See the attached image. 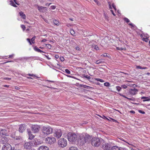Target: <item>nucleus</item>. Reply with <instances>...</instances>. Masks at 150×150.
<instances>
[{
  "mask_svg": "<svg viewBox=\"0 0 150 150\" xmlns=\"http://www.w3.org/2000/svg\"><path fill=\"white\" fill-rule=\"evenodd\" d=\"M76 49L78 50H80V48L78 47H76Z\"/></svg>",
  "mask_w": 150,
  "mask_h": 150,
  "instance_id": "obj_61",
  "label": "nucleus"
},
{
  "mask_svg": "<svg viewBox=\"0 0 150 150\" xmlns=\"http://www.w3.org/2000/svg\"><path fill=\"white\" fill-rule=\"evenodd\" d=\"M14 54H12L11 55H9V57H7L8 58H12V57H14Z\"/></svg>",
  "mask_w": 150,
  "mask_h": 150,
  "instance_id": "obj_49",
  "label": "nucleus"
},
{
  "mask_svg": "<svg viewBox=\"0 0 150 150\" xmlns=\"http://www.w3.org/2000/svg\"><path fill=\"white\" fill-rule=\"evenodd\" d=\"M35 37H33L31 39V41L33 43H35Z\"/></svg>",
  "mask_w": 150,
  "mask_h": 150,
  "instance_id": "obj_37",
  "label": "nucleus"
},
{
  "mask_svg": "<svg viewBox=\"0 0 150 150\" xmlns=\"http://www.w3.org/2000/svg\"><path fill=\"white\" fill-rule=\"evenodd\" d=\"M138 91L137 89L134 88L132 89H130L129 91V93L130 95H135Z\"/></svg>",
  "mask_w": 150,
  "mask_h": 150,
  "instance_id": "obj_14",
  "label": "nucleus"
},
{
  "mask_svg": "<svg viewBox=\"0 0 150 150\" xmlns=\"http://www.w3.org/2000/svg\"><path fill=\"white\" fill-rule=\"evenodd\" d=\"M77 148L76 147H70L69 150H77Z\"/></svg>",
  "mask_w": 150,
  "mask_h": 150,
  "instance_id": "obj_29",
  "label": "nucleus"
},
{
  "mask_svg": "<svg viewBox=\"0 0 150 150\" xmlns=\"http://www.w3.org/2000/svg\"><path fill=\"white\" fill-rule=\"evenodd\" d=\"M32 131L34 133H36L39 131V127L37 125H33L32 127Z\"/></svg>",
  "mask_w": 150,
  "mask_h": 150,
  "instance_id": "obj_15",
  "label": "nucleus"
},
{
  "mask_svg": "<svg viewBox=\"0 0 150 150\" xmlns=\"http://www.w3.org/2000/svg\"><path fill=\"white\" fill-rule=\"evenodd\" d=\"M104 62V60L103 59H100L98 60H97L96 62L95 63L96 64H100L101 63H103Z\"/></svg>",
  "mask_w": 150,
  "mask_h": 150,
  "instance_id": "obj_20",
  "label": "nucleus"
},
{
  "mask_svg": "<svg viewBox=\"0 0 150 150\" xmlns=\"http://www.w3.org/2000/svg\"><path fill=\"white\" fill-rule=\"evenodd\" d=\"M111 145L108 143H105L103 145V148L105 150H110Z\"/></svg>",
  "mask_w": 150,
  "mask_h": 150,
  "instance_id": "obj_12",
  "label": "nucleus"
},
{
  "mask_svg": "<svg viewBox=\"0 0 150 150\" xmlns=\"http://www.w3.org/2000/svg\"><path fill=\"white\" fill-rule=\"evenodd\" d=\"M139 112L142 114H144L145 113V112L144 111L140 110H139Z\"/></svg>",
  "mask_w": 150,
  "mask_h": 150,
  "instance_id": "obj_45",
  "label": "nucleus"
},
{
  "mask_svg": "<svg viewBox=\"0 0 150 150\" xmlns=\"http://www.w3.org/2000/svg\"><path fill=\"white\" fill-rule=\"evenodd\" d=\"M100 79L98 78H95V80L97 81H100Z\"/></svg>",
  "mask_w": 150,
  "mask_h": 150,
  "instance_id": "obj_60",
  "label": "nucleus"
},
{
  "mask_svg": "<svg viewBox=\"0 0 150 150\" xmlns=\"http://www.w3.org/2000/svg\"><path fill=\"white\" fill-rule=\"evenodd\" d=\"M95 2L96 4L98 5H99L100 4L99 2L98 1V0H93Z\"/></svg>",
  "mask_w": 150,
  "mask_h": 150,
  "instance_id": "obj_50",
  "label": "nucleus"
},
{
  "mask_svg": "<svg viewBox=\"0 0 150 150\" xmlns=\"http://www.w3.org/2000/svg\"><path fill=\"white\" fill-rule=\"evenodd\" d=\"M123 97L125 98H126L127 99L131 100H132V98H127L125 96V95H121Z\"/></svg>",
  "mask_w": 150,
  "mask_h": 150,
  "instance_id": "obj_44",
  "label": "nucleus"
},
{
  "mask_svg": "<svg viewBox=\"0 0 150 150\" xmlns=\"http://www.w3.org/2000/svg\"><path fill=\"white\" fill-rule=\"evenodd\" d=\"M2 150H13V148H12L11 145L8 144H7L3 146L2 147Z\"/></svg>",
  "mask_w": 150,
  "mask_h": 150,
  "instance_id": "obj_8",
  "label": "nucleus"
},
{
  "mask_svg": "<svg viewBox=\"0 0 150 150\" xmlns=\"http://www.w3.org/2000/svg\"><path fill=\"white\" fill-rule=\"evenodd\" d=\"M100 82H104V81L102 79H100Z\"/></svg>",
  "mask_w": 150,
  "mask_h": 150,
  "instance_id": "obj_63",
  "label": "nucleus"
},
{
  "mask_svg": "<svg viewBox=\"0 0 150 150\" xmlns=\"http://www.w3.org/2000/svg\"><path fill=\"white\" fill-rule=\"evenodd\" d=\"M4 79L6 80H10L11 79L10 78L6 77V78H4Z\"/></svg>",
  "mask_w": 150,
  "mask_h": 150,
  "instance_id": "obj_58",
  "label": "nucleus"
},
{
  "mask_svg": "<svg viewBox=\"0 0 150 150\" xmlns=\"http://www.w3.org/2000/svg\"><path fill=\"white\" fill-rule=\"evenodd\" d=\"M101 56H103L104 57H109V54L108 55L106 53H105L104 54H103L101 55Z\"/></svg>",
  "mask_w": 150,
  "mask_h": 150,
  "instance_id": "obj_36",
  "label": "nucleus"
},
{
  "mask_svg": "<svg viewBox=\"0 0 150 150\" xmlns=\"http://www.w3.org/2000/svg\"><path fill=\"white\" fill-rule=\"evenodd\" d=\"M36 5L37 6L38 9L40 12L44 13L47 11V8L46 7L39 6L38 5Z\"/></svg>",
  "mask_w": 150,
  "mask_h": 150,
  "instance_id": "obj_9",
  "label": "nucleus"
},
{
  "mask_svg": "<svg viewBox=\"0 0 150 150\" xmlns=\"http://www.w3.org/2000/svg\"><path fill=\"white\" fill-rule=\"evenodd\" d=\"M50 8L52 9H54L56 8V6H50Z\"/></svg>",
  "mask_w": 150,
  "mask_h": 150,
  "instance_id": "obj_46",
  "label": "nucleus"
},
{
  "mask_svg": "<svg viewBox=\"0 0 150 150\" xmlns=\"http://www.w3.org/2000/svg\"><path fill=\"white\" fill-rule=\"evenodd\" d=\"M84 88H88V87H90L89 86H88L86 85H83V86Z\"/></svg>",
  "mask_w": 150,
  "mask_h": 150,
  "instance_id": "obj_59",
  "label": "nucleus"
},
{
  "mask_svg": "<svg viewBox=\"0 0 150 150\" xmlns=\"http://www.w3.org/2000/svg\"><path fill=\"white\" fill-rule=\"evenodd\" d=\"M34 48L35 51L38 52L45 53V52L42 51V50L39 49V48H38L36 46H35Z\"/></svg>",
  "mask_w": 150,
  "mask_h": 150,
  "instance_id": "obj_21",
  "label": "nucleus"
},
{
  "mask_svg": "<svg viewBox=\"0 0 150 150\" xmlns=\"http://www.w3.org/2000/svg\"><path fill=\"white\" fill-rule=\"evenodd\" d=\"M92 145L94 146H98L100 144V139L98 138L94 137L91 140Z\"/></svg>",
  "mask_w": 150,
  "mask_h": 150,
  "instance_id": "obj_4",
  "label": "nucleus"
},
{
  "mask_svg": "<svg viewBox=\"0 0 150 150\" xmlns=\"http://www.w3.org/2000/svg\"><path fill=\"white\" fill-rule=\"evenodd\" d=\"M111 11L112 14L114 16H115V13H114L113 11L112 10H111Z\"/></svg>",
  "mask_w": 150,
  "mask_h": 150,
  "instance_id": "obj_62",
  "label": "nucleus"
},
{
  "mask_svg": "<svg viewBox=\"0 0 150 150\" xmlns=\"http://www.w3.org/2000/svg\"><path fill=\"white\" fill-rule=\"evenodd\" d=\"M21 28L22 29H23V31L25 30V26L24 25H21Z\"/></svg>",
  "mask_w": 150,
  "mask_h": 150,
  "instance_id": "obj_42",
  "label": "nucleus"
},
{
  "mask_svg": "<svg viewBox=\"0 0 150 150\" xmlns=\"http://www.w3.org/2000/svg\"><path fill=\"white\" fill-rule=\"evenodd\" d=\"M141 99H143V101L144 102L148 101L150 100V96L148 97L142 96L141 97Z\"/></svg>",
  "mask_w": 150,
  "mask_h": 150,
  "instance_id": "obj_17",
  "label": "nucleus"
},
{
  "mask_svg": "<svg viewBox=\"0 0 150 150\" xmlns=\"http://www.w3.org/2000/svg\"><path fill=\"white\" fill-rule=\"evenodd\" d=\"M28 133L29 137V139H32L34 138V136L30 132L28 131Z\"/></svg>",
  "mask_w": 150,
  "mask_h": 150,
  "instance_id": "obj_23",
  "label": "nucleus"
},
{
  "mask_svg": "<svg viewBox=\"0 0 150 150\" xmlns=\"http://www.w3.org/2000/svg\"><path fill=\"white\" fill-rule=\"evenodd\" d=\"M49 49H50L51 48L52 46L50 44H46L45 45Z\"/></svg>",
  "mask_w": 150,
  "mask_h": 150,
  "instance_id": "obj_33",
  "label": "nucleus"
},
{
  "mask_svg": "<svg viewBox=\"0 0 150 150\" xmlns=\"http://www.w3.org/2000/svg\"><path fill=\"white\" fill-rule=\"evenodd\" d=\"M62 133L61 130L60 129L55 130L54 132V136L57 139L60 138L62 136Z\"/></svg>",
  "mask_w": 150,
  "mask_h": 150,
  "instance_id": "obj_7",
  "label": "nucleus"
},
{
  "mask_svg": "<svg viewBox=\"0 0 150 150\" xmlns=\"http://www.w3.org/2000/svg\"><path fill=\"white\" fill-rule=\"evenodd\" d=\"M51 4V3H50L49 4H48V3H47V4H46V6H49Z\"/></svg>",
  "mask_w": 150,
  "mask_h": 150,
  "instance_id": "obj_64",
  "label": "nucleus"
},
{
  "mask_svg": "<svg viewBox=\"0 0 150 150\" xmlns=\"http://www.w3.org/2000/svg\"><path fill=\"white\" fill-rule=\"evenodd\" d=\"M83 76L84 77L86 78V79H87L88 80H89L91 79V77H90V76H88V75H86L85 74L83 75Z\"/></svg>",
  "mask_w": 150,
  "mask_h": 150,
  "instance_id": "obj_30",
  "label": "nucleus"
},
{
  "mask_svg": "<svg viewBox=\"0 0 150 150\" xmlns=\"http://www.w3.org/2000/svg\"><path fill=\"white\" fill-rule=\"evenodd\" d=\"M126 82H129V83H128L126 84V85H127V86H129L131 87V86H133V85L132 84H131V83H129V82H131L130 81H126Z\"/></svg>",
  "mask_w": 150,
  "mask_h": 150,
  "instance_id": "obj_31",
  "label": "nucleus"
},
{
  "mask_svg": "<svg viewBox=\"0 0 150 150\" xmlns=\"http://www.w3.org/2000/svg\"><path fill=\"white\" fill-rule=\"evenodd\" d=\"M20 16L23 19H25L26 18V16L23 13L22 11L20 12L19 13Z\"/></svg>",
  "mask_w": 150,
  "mask_h": 150,
  "instance_id": "obj_22",
  "label": "nucleus"
},
{
  "mask_svg": "<svg viewBox=\"0 0 150 150\" xmlns=\"http://www.w3.org/2000/svg\"><path fill=\"white\" fill-rule=\"evenodd\" d=\"M108 5H109V8L110 9H112V7H111V5L112 7L113 8L115 9V11L116 10V8L115 6V5L114 4V3H113L112 4V5H111V3L109 1L108 2Z\"/></svg>",
  "mask_w": 150,
  "mask_h": 150,
  "instance_id": "obj_18",
  "label": "nucleus"
},
{
  "mask_svg": "<svg viewBox=\"0 0 150 150\" xmlns=\"http://www.w3.org/2000/svg\"><path fill=\"white\" fill-rule=\"evenodd\" d=\"M112 150H120V147L117 146H113L112 148Z\"/></svg>",
  "mask_w": 150,
  "mask_h": 150,
  "instance_id": "obj_24",
  "label": "nucleus"
},
{
  "mask_svg": "<svg viewBox=\"0 0 150 150\" xmlns=\"http://www.w3.org/2000/svg\"><path fill=\"white\" fill-rule=\"evenodd\" d=\"M94 49L96 50H98L99 48L97 45H95L94 46Z\"/></svg>",
  "mask_w": 150,
  "mask_h": 150,
  "instance_id": "obj_39",
  "label": "nucleus"
},
{
  "mask_svg": "<svg viewBox=\"0 0 150 150\" xmlns=\"http://www.w3.org/2000/svg\"><path fill=\"white\" fill-rule=\"evenodd\" d=\"M104 85L105 86H107V87H108V86H110V84L109 83L107 82H105L104 83Z\"/></svg>",
  "mask_w": 150,
  "mask_h": 150,
  "instance_id": "obj_34",
  "label": "nucleus"
},
{
  "mask_svg": "<svg viewBox=\"0 0 150 150\" xmlns=\"http://www.w3.org/2000/svg\"><path fill=\"white\" fill-rule=\"evenodd\" d=\"M54 57L56 59H58L59 58V56L57 54H55Z\"/></svg>",
  "mask_w": 150,
  "mask_h": 150,
  "instance_id": "obj_55",
  "label": "nucleus"
},
{
  "mask_svg": "<svg viewBox=\"0 0 150 150\" xmlns=\"http://www.w3.org/2000/svg\"><path fill=\"white\" fill-rule=\"evenodd\" d=\"M72 25L70 23H67L66 24V26L68 27H71Z\"/></svg>",
  "mask_w": 150,
  "mask_h": 150,
  "instance_id": "obj_53",
  "label": "nucleus"
},
{
  "mask_svg": "<svg viewBox=\"0 0 150 150\" xmlns=\"http://www.w3.org/2000/svg\"><path fill=\"white\" fill-rule=\"evenodd\" d=\"M136 68L137 69H142V67H141L140 66H136Z\"/></svg>",
  "mask_w": 150,
  "mask_h": 150,
  "instance_id": "obj_47",
  "label": "nucleus"
},
{
  "mask_svg": "<svg viewBox=\"0 0 150 150\" xmlns=\"http://www.w3.org/2000/svg\"><path fill=\"white\" fill-rule=\"evenodd\" d=\"M120 150H127V149H125V148H122L120 147Z\"/></svg>",
  "mask_w": 150,
  "mask_h": 150,
  "instance_id": "obj_57",
  "label": "nucleus"
},
{
  "mask_svg": "<svg viewBox=\"0 0 150 150\" xmlns=\"http://www.w3.org/2000/svg\"><path fill=\"white\" fill-rule=\"evenodd\" d=\"M28 75L31 76H33L34 77H36L37 78H40L39 77H38L37 76H36L34 74H28Z\"/></svg>",
  "mask_w": 150,
  "mask_h": 150,
  "instance_id": "obj_32",
  "label": "nucleus"
},
{
  "mask_svg": "<svg viewBox=\"0 0 150 150\" xmlns=\"http://www.w3.org/2000/svg\"><path fill=\"white\" fill-rule=\"evenodd\" d=\"M121 87L124 89H126L127 88V85H122Z\"/></svg>",
  "mask_w": 150,
  "mask_h": 150,
  "instance_id": "obj_41",
  "label": "nucleus"
},
{
  "mask_svg": "<svg viewBox=\"0 0 150 150\" xmlns=\"http://www.w3.org/2000/svg\"><path fill=\"white\" fill-rule=\"evenodd\" d=\"M27 41L29 43L30 45H32V43H31V42L30 41V40L29 38H27Z\"/></svg>",
  "mask_w": 150,
  "mask_h": 150,
  "instance_id": "obj_48",
  "label": "nucleus"
},
{
  "mask_svg": "<svg viewBox=\"0 0 150 150\" xmlns=\"http://www.w3.org/2000/svg\"><path fill=\"white\" fill-rule=\"evenodd\" d=\"M124 20L127 23H128L129 22V20L127 18H124Z\"/></svg>",
  "mask_w": 150,
  "mask_h": 150,
  "instance_id": "obj_38",
  "label": "nucleus"
},
{
  "mask_svg": "<svg viewBox=\"0 0 150 150\" xmlns=\"http://www.w3.org/2000/svg\"><path fill=\"white\" fill-rule=\"evenodd\" d=\"M65 72L67 74H70V71L68 69H66L65 70Z\"/></svg>",
  "mask_w": 150,
  "mask_h": 150,
  "instance_id": "obj_40",
  "label": "nucleus"
},
{
  "mask_svg": "<svg viewBox=\"0 0 150 150\" xmlns=\"http://www.w3.org/2000/svg\"><path fill=\"white\" fill-rule=\"evenodd\" d=\"M26 128V125L24 124H21L19 126V131L20 132L23 133Z\"/></svg>",
  "mask_w": 150,
  "mask_h": 150,
  "instance_id": "obj_11",
  "label": "nucleus"
},
{
  "mask_svg": "<svg viewBox=\"0 0 150 150\" xmlns=\"http://www.w3.org/2000/svg\"><path fill=\"white\" fill-rule=\"evenodd\" d=\"M8 139L6 137H2L0 139V143L2 144H6L8 142Z\"/></svg>",
  "mask_w": 150,
  "mask_h": 150,
  "instance_id": "obj_10",
  "label": "nucleus"
},
{
  "mask_svg": "<svg viewBox=\"0 0 150 150\" xmlns=\"http://www.w3.org/2000/svg\"><path fill=\"white\" fill-rule=\"evenodd\" d=\"M116 49L118 50H123L124 49L122 47H116Z\"/></svg>",
  "mask_w": 150,
  "mask_h": 150,
  "instance_id": "obj_43",
  "label": "nucleus"
},
{
  "mask_svg": "<svg viewBox=\"0 0 150 150\" xmlns=\"http://www.w3.org/2000/svg\"><path fill=\"white\" fill-rule=\"evenodd\" d=\"M60 59L61 61L62 62L64 60V58L63 57H61Z\"/></svg>",
  "mask_w": 150,
  "mask_h": 150,
  "instance_id": "obj_51",
  "label": "nucleus"
},
{
  "mask_svg": "<svg viewBox=\"0 0 150 150\" xmlns=\"http://www.w3.org/2000/svg\"><path fill=\"white\" fill-rule=\"evenodd\" d=\"M47 41V40L46 39H44L41 41V42H46Z\"/></svg>",
  "mask_w": 150,
  "mask_h": 150,
  "instance_id": "obj_56",
  "label": "nucleus"
},
{
  "mask_svg": "<svg viewBox=\"0 0 150 150\" xmlns=\"http://www.w3.org/2000/svg\"><path fill=\"white\" fill-rule=\"evenodd\" d=\"M53 22L54 23L57 25H59V22L56 20H54Z\"/></svg>",
  "mask_w": 150,
  "mask_h": 150,
  "instance_id": "obj_26",
  "label": "nucleus"
},
{
  "mask_svg": "<svg viewBox=\"0 0 150 150\" xmlns=\"http://www.w3.org/2000/svg\"><path fill=\"white\" fill-rule=\"evenodd\" d=\"M67 142V140L65 139L61 138L58 140V144L59 146L63 148L66 146Z\"/></svg>",
  "mask_w": 150,
  "mask_h": 150,
  "instance_id": "obj_5",
  "label": "nucleus"
},
{
  "mask_svg": "<svg viewBox=\"0 0 150 150\" xmlns=\"http://www.w3.org/2000/svg\"><path fill=\"white\" fill-rule=\"evenodd\" d=\"M145 37H146V38H143V40L145 41L146 42H147L148 40V38H149V36L148 35L146 34V36H145Z\"/></svg>",
  "mask_w": 150,
  "mask_h": 150,
  "instance_id": "obj_27",
  "label": "nucleus"
},
{
  "mask_svg": "<svg viewBox=\"0 0 150 150\" xmlns=\"http://www.w3.org/2000/svg\"><path fill=\"white\" fill-rule=\"evenodd\" d=\"M45 56L49 60L50 59V58L48 57V55L47 54L45 55Z\"/></svg>",
  "mask_w": 150,
  "mask_h": 150,
  "instance_id": "obj_52",
  "label": "nucleus"
},
{
  "mask_svg": "<svg viewBox=\"0 0 150 150\" xmlns=\"http://www.w3.org/2000/svg\"><path fill=\"white\" fill-rule=\"evenodd\" d=\"M78 136L74 133L69 132L67 134L68 139L70 142H74L76 140Z\"/></svg>",
  "mask_w": 150,
  "mask_h": 150,
  "instance_id": "obj_3",
  "label": "nucleus"
},
{
  "mask_svg": "<svg viewBox=\"0 0 150 150\" xmlns=\"http://www.w3.org/2000/svg\"><path fill=\"white\" fill-rule=\"evenodd\" d=\"M10 4L11 6H12L14 7H17V6L16 5L14 2L12 1H10Z\"/></svg>",
  "mask_w": 150,
  "mask_h": 150,
  "instance_id": "obj_28",
  "label": "nucleus"
},
{
  "mask_svg": "<svg viewBox=\"0 0 150 150\" xmlns=\"http://www.w3.org/2000/svg\"><path fill=\"white\" fill-rule=\"evenodd\" d=\"M70 33L71 35H72L75 36L76 35V33L73 29H71L70 30Z\"/></svg>",
  "mask_w": 150,
  "mask_h": 150,
  "instance_id": "obj_25",
  "label": "nucleus"
},
{
  "mask_svg": "<svg viewBox=\"0 0 150 150\" xmlns=\"http://www.w3.org/2000/svg\"><path fill=\"white\" fill-rule=\"evenodd\" d=\"M91 137L88 134H86L85 136L82 134L78 135L77 139L78 144L83 145L86 142H87L91 139Z\"/></svg>",
  "mask_w": 150,
  "mask_h": 150,
  "instance_id": "obj_1",
  "label": "nucleus"
},
{
  "mask_svg": "<svg viewBox=\"0 0 150 150\" xmlns=\"http://www.w3.org/2000/svg\"><path fill=\"white\" fill-rule=\"evenodd\" d=\"M0 135L2 136H8L7 131L4 129H2L0 130Z\"/></svg>",
  "mask_w": 150,
  "mask_h": 150,
  "instance_id": "obj_16",
  "label": "nucleus"
},
{
  "mask_svg": "<svg viewBox=\"0 0 150 150\" xmlns=\"http://www.w3.org/2000/svg\"><path fill=\"white\" fill-rule=\"evenodd\" d=\"M47 147L44 146H40L38 148V150H48Z\"/></svg>",
  "mask_w": 150,
  "mask_h": 150,
  "instance_id": "obj_19",
  "label": "nucleus"
},
{
  "mask_svg": "<svg viewBox=\"0 0 150 150\" xmlns=\"http://www.w3.org/2000/svg\"><path fill=\"white\" fill-rule=\"evenodd\" d=\"M55 141V139L52 137H48L45 139L46 142L50 144H54Z\"/></svg>",
  "mask_w": 150,
  "mask_h": 150,
  "instance_id": "obj_6",
  "label": "nucleus"
},
{
  "mask_svg": "<svg viewBox=\"0 0 150 150\" xmlns=\"http://www.w3.org/2000/svg\"><path fill=\"white\" fill-rule=\"evenodd\" d=\"M129 25L131 26L133 28L135 26V25L133 24L132 23H130L129 24Z\"/></svg>",
  "mask_w": 150,
  "mask_h": 150,
  "instance_id": "obj_54",
  "label": "nucleus"
},
{
  "mask_svg": "<svg viewBox=\"0 0 150 150\" xmlns=\"http://www.w3.org/2000/svg\"><path fill=\"white\" fill-rule=\"evenodd\" d=\"M32 144L30 142H25L24 144V146L26 149H29L32 146Z\"/></svg>",
  "mask_w": 150,
  "mask_h": 150,
  "instance_id": "obj_13",
  "label": "nucleus"
},
{
  "mask_svg": "<svg viewBox=\"0 0 150 150\" xmlns=\"http://www.w3.org/2000/svg\"><path fill=\"white\" fill-rule=\"evenodd\" d=\"M116 89L117 91H120L121 89V88L119 86H116Z\"/></svg>",
  "mask_w": 150,
  "mask_h": 150,
  "instance_id": "obj_35",
  "label": "nucleus"
},
{
  "mask_svg": "<svg viewBox=\"0 0 150 150\" xmlns=\"http://www.w3.org/2000/svg\"><path fill=\"white\" fill-rule=\"evenodd\" d=\"M52 128L48 125L44 126L42 128V133L45 136L52 134Z\"/></svg>",
  "mask_w": 150,
  "mask_h": 150,
  "instance_id": "obj_2",
  "label": "nucleus"
}]
</instances>
